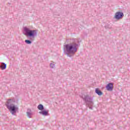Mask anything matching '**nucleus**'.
I'll return each mask as SVG.
<instances>
[{"instance_id": "f257e3e1", "label": "nucleus", "mask_w": 130, "mask_h": 130, "mask_svg": "<svg viewBox=\"0 0 130 130\" xmlns=\"http://www.w3.org/2000/svg\"><path fill=\"white\" fill-rule=\"evenodd\" d=\"M79 39H71L70 43L65 45L66 54L69 57H72L73 55L75 54V53L78 51V47H79Z\"/></svg>"}, {"instance_id": "f03ea898", "label": "nucleus", "mask_w": 130, "mask_h": 130, "mask_svg": "<svg viewBox=\"0 0 130 130\" xmlns=\"http://www.w3.org/2000/svg\"><path fill=\"white\" fill-rule=\"evenodd\" d=\"M15 100H8L6 104L7 108L12 115H15L17 111L19 110V108L15 105Z\"/></svg>"}, {"instance_id": "7ed1b4c3", "label": "nucleus", "mask_w": 130, "mask_h": 130, "mask_svg": "<svg viewBox=\"0 0 130 130\" xmlns=\"http://www.w3.org/2000/svg\"><path fill=\"white\" fill-rule=\"evenodd\" d=\"M23 30L25 36H28L29 37H31V38H35L37 36V30H30V28L27 27H24Z\"/></svg>"}, {"instance_id": "20e7f679", "label": "nucleus", "mask_w": 130, "mask_h": 130, "mask_svg": "<svg viewBox=\"0 0 130 130\" xmlns=\"http://www.w3.org/2000/svg\"><path fill=\"white\" fill-rule=\"evenodd\" d=\"M82 99L86 102L89 109H93L92 106L93 105V99L89 95H84L82 96Z\"/></svg>"}, {"instance_id": "39448f33", "label": "nucleus", "mask_w": 130, "mask_h": 130, "mask_svg": "<svg viewBox=\"0 0 130 130\" xmlns=\"http://www.w3.org/2000/svg\"><path fill=\"white\" fill-rule=\"evenodd\" d=\"M124 16V14L121 12H117L115 14L114 19H115L117 21L121 20Z\"/></svg>"}, {"instance_id": "423d86ee", "label": "nucleus", "mask_w": 130, "mask_h": 130, "mask_svg": "<svg viewBox=\"0 0 130 130\" xmlns=\"http://www.w3.org/2000/svg\"><path fill=\"white\" fill-rule=\"evenodd\" d=\"M106 89L108 91H112L113 90V84L111 83H109L106 86Z\"/></svg>"}, {"instance_id": "0eeeda50", "label": "nucleus", "mask_w": 130, "mask_h": 130, "mask_svg": "<svg viewBox=\"0 0 130 130\" xmlns=\"http://www.w3.org/2000/svg\"><path fill=\"white\" fill-rule=\"evenodd\" d=\"M48 110H43L42 111L39 112L40 114H42V115H44V116H47L48 115Z\"/></svg>"}, {"instance_id": "6e6552de", "label": "nucleus", "mask_w": 130, "mask_h": 130, "mask_svg": "<svg viewBox=\"0 0 130 130\" xmlns=\"http://www.w3.org/2000/svg\"><path fill=\"white\" fill-rule=\"evenodd\" d=\"M27 117L31 118L32 116V112H31V109H28L26 112Z\"/></svg>"}, {"instance_id": "1a4fd4ad", "label": "nucleus", "mask_w": 130, "mask_h": 130, "mask_svg": "<svg viewBox=\"0 0 130 130\" xmlns=\"http://www.w3.org/2000/svg\"><path fill=\"white\" fill-rule=\"evenodd\" d=\"M95 93L98 94L99 96H101V95H103V92H102V91H101V90H100L99 88L95 89Z\"/></svg>"}, {"instance_id": "9d476101", "label": "nucleus", "mask_w": 130, "mask_h": 130, "mask_svg": "<svg viewBox=\"0 0 130 130\" xmlns=\"http://www.w3.org/2000/svg\"><path fill=\"white\" fill-rule=\"evenodd\" d=\"M38 109H39V110H41V111H42L43 110H44V107H43L42 105L40 104L38 106Z\"/></svg>"}, {"instance_id": "9b49d317", "label": "nucleus", "mask_w": 130, "mask_h": 130, "mask_svg": "<svg viewBox=\"0 0 130 130\" xmlns=\"http://www.w3.org/2000/svg\"><path fill=\"white\" fill-rule=\"evenodd\" d=\"M1 68L2 70H6V69H7V64L5 63L4 62H2Z\"/></svg>"}, {"instance_id": "f8f14e48", "label": "nucleus", "mask_w": 130, "mask_h": 130, "mask_svg": "<svg viewBox=\"0 0 130 130\" xmlns=\"http://www.w3.org/2000/svg\"><path fill=\"white\" fill-rule=\"evenodd\" d=\"M25 42L26 44H31V43H32V42L30 41V40H26Z\"/></svg>"}, {"instance_id": "ddd939ff", "label": "nucleus", "mask_w": 130, "mask_h": 130, "mask_svg": "<svg viewBox=\"0 0 130 130\" xmlns=\"http://www.w3.org/2000/svg\"><path fill=\"white\" fill-rule=\"evenodd\" d=\"M54 67H55L54 64H53L52 63H51L50 64V67L51 68V69H53V68H54Z\"/></svg>"}]
</instances>
